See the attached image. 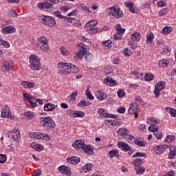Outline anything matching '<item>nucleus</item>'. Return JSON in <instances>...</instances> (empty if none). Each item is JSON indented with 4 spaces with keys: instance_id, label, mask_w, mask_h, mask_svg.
Instances as JSON below:
<instances>
[{
    "instance_id": "1",
    "label": "nucleus",
    "mask_w": 176,
    "mask_h": 176,
    "mask_svg": "<svg viewBox=\"0 0 176 176\" xmlns=\"http://www.w3.org/2000/svg\"><path fill=\"white\" fill-rule=\"evenodd\" d=\"M73 148L75 149H82L84 153L93 156L94 155V150L91 148V146L85 144L82 140H75L72 144Z\"/></svg>"
},
{
    "instance_id": "2",
    "label": "nucleus",
    "mask_w": 176,
    "mask_h": 176,
    "mask_svg": "<svg viewBox=\"0 0 176 176\" xmlns=\"http://www.w3.org/2000/svg\"><path fill=\"white\" fill-rule=\"evenodd\" d=\"M40 122L45 129H56V122L52 117H41Z\"/></svg>"
},
{
    "instance_id": "3",
    "label": "nucleus",
    "mask_w": 176,
    "mask_h": 176,
    "mask_svg": "<svg viewBox=\"0 0 176 176\" xmlns=\"http://www.w3.org/2000/svg\"><path fill=\"white\" fill-rule=\"evenodd\" d=\"M30 67L33 71H39L41 69V61L38 58V56L35 55H31L30 56Z\"/></svg>"
},
{
    "instance_id": "4",
    "label": "nucleus",
    "mask_w": 176,
    "mask_h": 176,
    "mask_svg": "<svg viewBox=\"0 0 176 176\" xmlns=\"http://www.w3.org/2000/svg\"><path fill=\"white\" fill-rule=\"evenodd\" d=\"M58 67L61 68V70H59V74L60 75H69L72 71V64L60 62L58 63Z\"/></svg>"
},
{
    "instance_id": "5",
    "label": "nucleus",
    "mask_w": 176,
    "mask_h": 176,
    "mask_svg": "<svg viewBox=\"0 0 176 176\" xmlns=\"http://www.w3.org/2000/svg\"><path fill=\"white\" fill-rule=\"evenodd\" d=\"M107 12H108L109 16H111V14L115 19H122V17L124 16L123 11L120 10V8H116L113 6L107 10Z\"/></svg>"
},
{
    "instance_id": "6",
    "label": "nucleus",
    "mask_w": 176,
    "mask_h": 176,
    "mask_svg": "<svg viewBox=\"0 0 176 176\" xmlns=\"http://www.w3.org/2000/svg\"><path fill=\"white\" fill-rule=\"evenodd\" d=\"M118 146L124 152H128V155H133V151L129 144H126L124 142H118Z\"/></svg>"
},
{
    "instance_id": "7",
    "label": "nucleus",
    "mask_w": 176,
    "mask_h": 176,
    "mask_svg": "<svg viewBox=\"0 0 176 176\" xmlns=\"http://www.w3.org/2000/svg\"><path fill=\"white\" fill-rule=\"evenodd\" d=\"M43 23L47 27H54L56 25V21L54 18L49 16H45L42 20Z\"/></svg>"
},
{
    "instance_id": "8",
    "label": "nucleus",
    "mask_w": 176,
    "mask_h": 176,
    "mask_svg": "<svg viewBox=\"0 0 176 176\" xmlns=\"http://www.w3.org/2000/svg\"><path fill=\"white\" fill-rule=\"evenodd\" d=\"M1 118H8L9 119H14V116H12V113L10 112V108L8 106H5L1 111Z\"/></svg>"
},
{
    "instance_id": "9",
    "label": "nucleus",
    "mask_w": 176,
    "mask_h": 176,
    "mask_svg": "<svg viewBox=\"0 0 176 176\" xmlns=\"http://www.w3.org/2000/svg\"><path fill=\"white\" fill-rule=\"evenodd\" d=\"M6 137L8 138V141H10V142H14L16 141H18L19 138H20V132L16 133L10 131L6 134Z\"/></svg>"
},
{
    "instance_id": "10",
    "label": "nucleus",
    "mask_w": 176,
    "mask_h": 176,
    "mask_svg": "<svg viewBox=\"0 0 176 176\" xmlns=\"http://www.w3.org/2000/svg\"><path fill=\"white\" fill-rule=\"evenodd\" d=\"M80 49L79 51H78L76 53V56H74V60H78V58H82L83 57V55H85V52H87L86 48H85V45L82 43H80L78 45Z\"/></svg>"
},
{
    "instance_id": "11",
    "label": "nucleus",
    "mask_w": 176,
    "mask_h": 176,
    "mask_svg": "<svg viewBox=\"0 0 176 176\" xmlns=\"http://www.w3.org/2000/svg\"><path fill=\"white\" fill-rule=\"evenodd\" d=\"M137 111H138V104L134 102L130 105L128 112L130 115H135V118H138Z\"/></svg>"
},
{
    "instance_id": "12",
    "label": "nucleus",
    "mask_w": 176,
    "mask_h": 176,
    "mask_svg": "<svg viewBox=\"0 0 176 176\" xmlns=\"http://www.w3.org/2000/svg\"><path fill=\"white\" fill-rule=\"evenodd\" d=\"M103 83L104 85H108V86H118V82L116 80H113L112 77L108 76L107 78H105L103 80Z\"/></svg>"
},
{
    "instance_id": "13",
    "label": "nucleus",
    "mask_w": 176,
    "mask_h": 176,
    "mask_svg": "<svg viewBox=\"0 0 176 176\" xmlns=\"http://www.w3.org/2000/svg\"><path fill=\"white\" fill-rule=\"evenodd\" d=\"M58 170L60 174H64L65 175H71V168L65 166H60L58 168Z\"/></svg>"
},
{
    "instance_id": "14",
    "label": "nucleus",
    "mask_w": 176,
    "mask_h": 176,
    "mask_svg": "<svg viewBox=\"0 0 176 176\" xmlns=\"http://www.w3.org/2000/svg\"><path fill=\"white\" fill-rule=\"evenodd\" d=\"M2 34H13V32H16V28L12 25L7 26L1 30Z\"/></svg>"
},
{
    "instance_id": "15",
    "label": "nucleus",
    "mask_w": 176,
    "mask_h": 176,
    "mask_svg": "<svg viewBox=\"0 0 176 176\" xmlns=\"http://www.w3.org/2000/svg\"><path fill=\"white\" fill-rule=\"evenodd\" d=\"M168 148H169V153L168 155V159H174V157H175L176 155V147L175 146H168Z\"/></svg>"
},
{
    "instance_id": "16",
    "label": "nucleus",
    "mask_w": 176,
    "mask_h": 176,
    "mask_svg": "<svg viewBox=\"0 0 176 176\" xmlns=\"http://www.w3.org/2000/svg\"><path fill=\"white\" fill-rule=\"evenodd\" d=\"M67 163L70 164H78L80 162V158L79 157H71L67 158Z\"/></svg>"
},
{
    "instance_id": "17",
    "label": "nucleus",
    "mask_w": 176,
    "mask_h": 176,
    "mask_svg": "<svg viewBox=\"0 0 176 176\" xmlns=\"http://www.w3.org/2000/svg\"><path fill=\"white\" fill-rule=\"evenodd\" d=\"M168 148L167 145H160L155 148L156 155H162Z\"/></svg>"
},
{
    "instance_id": "18",
    "label": "nucleus",
    "mask_w": 176,
    "mask_h": 176,
    "mask_svg": "<svg viewBox=\"0 0 176 176\" xmlns=\"http://www.w3.org/2000/svg\"><path fill=\"white\" fill-rule=\"evenodd\" d=\"M135 145L138 146H146V142L142 140L141 138H138L133 140Z\"/></svg>"
},
{
    "instance_id": "19",
    "label": "nucleus",
    "mask_w": 176,
    "mask_h": 176,
    "mask_svg": "<svg viewBox=\"0 0 176 176\" xmlns=\"http://www.w3.org/2000/svg\"><path fill=\"white\" fill-rule=\"evenodd\" d=\"M85 56V60L86 63H91L93 60H94V56L91 53H87V51L85 52V54L82 55Z\"/></svg>"
},
{
    "instance_id": "20",
    "label": "nucleus",
    "mask_w": 176,
    "mask_h": 176,
    "mask_svg": "<svg viewBox=\"0 0 176 176\" xmlns=\"http://www.w3.org/2000/svg\"><path fill=\"white\" fill-rule=\"evenodd\" d=\"M3 67L6 71H10L12 67H13V61L11 60H8L4 62Z\"/></svg>"
},
{
    "instance_id": "21",
    "label": "nucleus",
    "mask_w": 176,
    "mask_h": 176,
    "mask_svg": "<svg viewBox=\"0 0 176 176\" xmlns=\"http://www.w3.org/2000/svg\"><path fill=\"white\" fill-rule=\"evenodd\" d=\"M96 96L97 97V98H98V100L102 101L107 98V94H104L101 91H98L96 92Z\"/></svg>"
},
{
    "instance_id": "22",
    "label": "nucleus",
    "mask_w": 176,
    "mask_h": 176,
    "mask_svg": "<svg viewBox=\"0 0 176 176\" xmlns=\"http://www.w3.org/2000/svg\"><path fill=\"white\" fill-rule=\"evenodd\" d=\"M31 148L34 149V151H37V152H41V151H43V146L39 144H36V143H32L30 144Z\"/></svg>"
},
{
    "instance_id": "23",
    "label": "nucleus",
    "mask_w": 176,
    "mask_h": 176,
    "mask_svg": "<svg viewBox=\"0 0 176 176\" xmlns=\"http://www.w3.org/2000/svg\"><path fill=\"white\" fill-rule=\"evenodd\" d=\"M132 164L134 166V170H137V168L142 166V161L140 159H136L132 162Z\"/></svg>"
},
{
    "instance_id": "24",
    "label": "nucleus",
    "mask_w": 176,
    "mask_h": 176,
    "mask_svg": "<svg viewBox=\"0 0 176 176\" xmlns=\"http://www.w3.org/2000/svg\"><path fill=\"white\" fill-rule=\"evenodd\" d=\"M104 124H111V126H116L117 127H118V126H122V122L120 121H113L112 122V121L109 120H106L104 121Z\"/></svg>"
},
{
    "instance_id": "25",
    "label": "nucleus",
    "mask_w": 176,
    "mask_h": 176,
    "mask_svg": "<svg viewBox=\"0 0 176 176\" xmlns=\"http://www.w3.org/2000/svg\"><path fill=\"white\" fill-rule=\"evenodd\" d=\"M117 133L121 137L129 135V130H127L126 128H121L117 131Z\"/></svg>"
},
{
    "instance_id": "26",
    "label": "nucleus",
    "mask_w": 176,
    "mask_h": 176,
    "mask_svg": "<svg viewBox=\"0 0 176 176\" xmlns=\"http://www.w3.org/2000/svg\"><path fill=\"white\" fill-rule=\"evenodd\" d=\"M173 32V28L170 26H165L162 30L161 34H164V35H167L168 34H170Z\"/></svg>"
},
{
    "instance_id": "27",
    "label": "nucleus",
    "mask_w": 176,
    "mask_h": 176,
    "mask_svg": "<svg viewBox=\"0 0 176 176\" xmlns=\"http://www.w3.org/2000/svg\"><path fill=\"white\" fill-rule=\"evenodd\" d=\"M97 25V21L91 20L85 24V28H94Z\"/></svg>"
},
{
    "instance_id": "28",
    "label": "nucleus",
    "mask_w": 176,
    "mask_h": 176,
    "mask_svg": "<svg viewBox=\"0 0 176 176\" xmlns=\"http://www.w3.org/2000/svg\"><path fill=\"white\" fill-rule=\"evenodd\" d=\"M164 87H166V83L164 81H160L156 83L155 89L162 91Z\"/></svg>"
},
{
    "instance_id": "29",
    "label": "nucleus",
    "mask_w": 176,
    "mask_h": 176,
    "mask_svg": "<svg viewBox=\"0 0 176 176\" xmlns=\"http://www.w3.org/2000/svg\"><path fill=\"white\" fill-rule=\"evenodd\" d=\"M124 6L129 9V12H131V13H135V9H134L133 3H124Z\"/></svg>"
},
{
    "instance_id": "30",
    "label": "nucleus",
    "mask_w": 176,
    "mask_h": 176,
    "mask_svg": "<svg viewBox=\"0 0 176 176\" xmlns=\"http://www.w3.org/2000/svg\"><path fill=\"white\" fill-rule=\"evenodd\" d=\"M131 39L136 42H140L141 39V34L140 32H135L131 35Z\"/></svg>"
},
{
    "instance_id": "31",
    "label": "nucleus",
    "mask_w": 176,
    "mask_h": 176,
    "mask_svg": "<svg viewBox=\"0 0 176 176\" xmlns=\"http://www.w3.org/2000/svg\"><path fill=\"white\" fill-rule=\"evenodd\" d=\"M54 108H56V106H54V104L47 103L44 106V111H54Z\"/></svg>"
},
{
    "instance_id": "32",
    "label": "nucleus",
    "mask_w": 176,
    "mask_h": 176,
    "mask_svg": "<svg viewBox=\"0 0 176 176\" xmlns=\"http://www.w3.org/2000/svg\"><path fill=\"white\" fill-rule=\"evenodd\" d=\"M168 60L163 59L159 61L158 65L160 68H166L168 65Z\"/></svg>"
},
{
    "instance_id": "33",
    "label": "nucleus",
    "mask_w": 176,
    "mask_h": 176,
    "mask_svg": "<svg viewBox=\"0 0 176 176\" xmlns=\"http://www.w3.org/2000/svg\"><path fill=\"white\" fill-rule=\"evenodd\" d=\"M102 45L106 50H108L110 47H112V41L111 40H107L102 42Z\"/></svg>"
},
{
    "instance_id": "34",
    "label": "nucleus",
    "mask_w": 176,
    "mask_h": 176,
    "mask_svg": "<svg viewBox=\"0 0 176 176\" xmlns=\"http://www.w3.org/2000/svg\"><path fill=\"white\" fill-rule=\"evenodd\" d=\"M146 42L147 43H152L153 42V38L155 36H153V33L151 32L146 34Z\"/></svg>"
},
{
    "instance_id": "35",
    "label": "nucleus",
    "mask_w": 176,
    "mask_h": 176,
    "mask_svg": "<svg viewBox=\"0 0 176 176\" xmlns=\"http://www.w3.org/2000/svg\"><path fill=\"white\" fill-rule=\"evenodd\" d=\"M98 113H99L100 118H106V116H108V113L105 111V109H99L98 110Z\"/></svg>"
},
{
    "instance_id": "36",
    "label": "nucleus",
    "mask_w": 176,
    "mask_h": 176,
    "mask_svg": "<svg viewBox=\"0 0 176 176\" xmlns=\"http://www.w3.org/2000/svg\"><path fill=\"white\" fill-rule=\"evenodd\" d=\"M29 102L30 104H31L32 107L34 108V107H36L38 101L36 100L34 96H31Z\"/></svg>"
},
{
    "instance_id": "37",
    "label": "nucleus",
    "mask_w": 176,
    "mask_h": 176,
    "mask_svg": "<svg viewBox=\"0 0 176 176\" xmlns=\"http://www.w3.org/2000/svg\"><path fill=\"white\" fill-rule=\"evenodd\" d=\"M74 118H85V112L75 111Z\"/></svg>"
},
{
    "instance_id": "38",
    "label": "nucleus",
    "mask_w": 176,
    "mask_h": 176,
    "mask_svg": "<svg viewBox=\"0 0 176 176\" xmlns=\"http://www.w3.org/2000/svg\"><path fill=\"white\" fill-rule=\"evenodd\" d=\"M78 8L79 9H80L81 10H83L84 12H88V13H91V11H90L89 8H87L83 3H80V5H78Z\"/></svg>"
},
{
    "instance_id": "39",
    "label": "nucleus",
    "mask_w": 176,
    "mask_h": 176,
    "mask_svg": "<svg viewBox=\"0 0 176 176\" xmlns=\"http://www.w3.org/2000/svg\"><path fill=\"white\" fill-rule=\"evenodd\" d=\"M134 170L135 171H136V174H138V175H141L142 174H144V173H145V168H144V166H139L138 168Z\"/></svg>"
},
{
    "instance_id": "40",
    "label": "nucleus",
    "mask_w": 176,
    "mask_h": 176,
    "mask_svg": "<svg viewBox=\"0 0 176 176\" xmlns=\"http://www.w3.org/2000/svg\"><path fill=\"white\" fill-rule=\"evenodd\" d=\"M91 167H93V164H87L82 167V170H84L85 173H87V171H91Z\"/></svg>"
},
{
    "instance_id": "41",
    "label": "nucleus",
    "mask_w": 176,
    "mask_h": 176,
    "mask_svg": "<svg viewBox=\"0 0 176 176\" xmlns=\"http://www.w3.org/2000/svg\"><path fill=\"white\" fill-rule=\"evenodd\" d=\"M149 131H151L152 133H156V131H159V127L155 124H151L148 127Z\"/></svg>"
},
{
    "instance_id": "42",
    "label": "nucleus",
    "mask_w": 176,
    "mask_h": 176,
    "mask_svg": "<svg viewBox=\"0 0 176 176\" xmlns=\"http://www.w3.org/2000/svg\"><path fill=\"white\" fill-rule=\"evenodd\" d=\"M38 42L40 43V45H47V39L45 36H41L38 38Z\"/></svg>"
},
{
    "instance_id": "43",
    "label": "nucleus",
    "mask_w": 176,
    "mask_h": 176,
    "mask_svg": "<svg viewBox=\"0 0 176 176\" xmlns=\"http://www.w3.org/2000/svg\"><path fill=\"white\" fill-rule=\"evenodd\" d=\"M60 51L63 56H68L69 54V51L63 46L60 47Z\"/></svg>"
},
{
    "instance_id": "44",
    "label": "nucleus",
    "mask_w": 176,
    "mask_h": 176,
    "mask_svg": "<svg viewBox=\"0 0 176 176\" xmlns=\"http://www.w3.org/2000/svg\"><path fill=\"white\" fill-rule=\"evenodd\" d=\"M129 45L133 49V50H135V49L138 47L137 43H135V41L133 39L129 42Z\"/></svg>"
},
{
    "instance_id": "45",
    "label": "nucleus",
    "mask_w": 176,
    "mask_h": 176,
    "mask_svg": "<svg viewBox=\"0 0 176 176\" xmlns=\"http://www.w3.org/2000/svg\"><path fill=\"white\" fill-rule=\"evenodd\" d=\"M87 32L88 34H97L98 32V28H88L87 30Z\"/></svg>"
},
{
    "instance_id": "46",
    "label": "nucleus",
    "mask_w": 176,
    "mask_h": 176,
    "mask_svg": "<svg viewBox=\"0 0 176 176\" xmlns=\"http://www.w3.org/2000/svg\"><path fill=\"white\" fill-rule=\"evenodd\" d=\"M154 78H155V76L152 75V74L151 73L146 74L144 76V79L147 82H150V80H153Z\"/></svg>"
},
{
    "instance_id": "47",
    "label": "nucleus",
    "mask_w": 176,
    "mask_h": 176,
    "mask_svg": "<svg viewBox=\"0 0 176 176\" xmlns=\"http://www.w3.org/2000/svg\"><path fill=\"white\" fill-rule=\"evenodd\" d=\"M175 140V136L174 135H167L165 138V142H173Z\"/></svg>"
},
{
    "instance_id": "48",
    "label": "nucleus",
    "mask_w": 176,
    "mask_h": 176,
    "mask_svg": "<svg viewBox=\"0 0 176 176\" xmlns=\"http://www.w3.org/2000/svg\"><path fill=\"white\" fill-rule=\"evenodd\" d=\"M25 116H26L27 120H30L34 118V114L31 111H28L24 113Z\"/></svg>"
},
{
    "instance_id": "49",
    "label": "nucleus",
    "mask_w": 176,
    "mask_h": 176,
    "mask_svg": "<svg viewBox=\"0 0 176 176\" xmlns=\"http://www.w3.org/2000/svg\"><path fill=\"white\" fill-rule=\"evenodd\" d=\"M116 31L117 32H120V33H124L126 32V29H123L122 28V26L120 25V24H118L116 25Z\"/></svg>"
},
{
    "instance_id": "50",
    "label": "nucleus",
    "mask_w": 176,
    "mask_h": 176,
    "mask_svg": "<svg viewBox=\"0 0 176 176\" xmlns=\"http://www.w3.org/2000/svg\"><path fill=\"white\" fill-rule=\"evenodd\" d=\"M86 96L88 100H94V96L91 95V92H90V90H89V89L86 90Z\"/></svg>"
},
{
    "instance_id": "51",
    "label": "nucleus",
    "mask_w": 176,
    "mask_h": 176,
    "mask_svg": "<svg viewBox=\"0 0 176 176\" xmlns=\"http://www.w3.org/2000/svg\"><path fill=\"white\" fill-rule=\"evenodd\" d=\"M146 154L145 153L137 152L135 154L133 155V157H145Z\"/></svg>"
},
{
    "instance_id": "52",
    "label": "nucleus",
    "mask_w": 176,
    "mask_h": 176,
    "mask_svg": "<svg viewBox=\"0 0 176 176\" xmlns=\"http://www.w3.org/2000/svg\"><path fill=\"white\" fill-rule=\"evenodd\" d=\"M0 42L1 46H4V47L8 48L10 47V44L9 43V42L3 41L2 38H0Z\"/></svg>"
},
{
    "instance_id": "53",
    "label": "nucleus",
    "mask_w": 176,
    "mask_h": 176,
    "mask_svg": "<svg viewBox=\"0 0 176 176\" xmlns=\"http://www.w3.org/2000/svg\"><path fill=\"white\" fill-rule=\"evenodd\" d=\"M123 34L124 33L116 32V34L114 35L115 41H120V39H122Z\"/></svg>"
},
{
    "instance_id": "54",
    "label": "nucleus",
    "mask_w": 176,
    "mask_h": 176,
    "mask_svg": "<svg viewBox=\"0 0 176 176\" xmlns=\"http://www.w3.org/2000/svg\"><path fill=\"white\" fill-rule=\"evenodd\" d=\"M123 53H124V56H126V57H130L132 54V53L131 52V51L129 48H125L123 50Z\"/></svg>"
},
{
    "instance_id": "55",
    "label": "nucleus",
    "mask_w": 176,
    "mask_h": 176,
    "mask_svg": "<svg viewBox=\"0 0 176 176\" xmlns=\"http://www.w3.org/2000/svg\"><path fill=\"white\" fill-rule=\"evenodd\" d=\"M53 14L55 16V17H58V19H61L62 20L63 17H65L64 16L61 15V12L60 11H54Z\"/></svg>"
},
{
    "instance_id": "56",
    "label": "nucleus",
    "mask_w": 176,
    "mask_h": 176,
    "mask_svg": "<svg viewBox=\"0 0 176 176\" xmlns=\"http://www.w3.org/2000/svg\"><path fill=\"white\" fill-rule=\"evenodd\" d=\"M63 21H66L67 24H72V20H75L74 18H68L67 16L63 17Z\"/></svg>"
},
{
    "instance_id": "57",
    "label": "nucleus",
    "mask_w": 176,
    "mask_h": 176,
    "mask_svg": "<svg viewBox=\"0 0 176 176\" xmlns=\"http://www.w3.org/2000/svg\"><path fill=\"white\" fill-rule=\"evenodd\" d=\"M41 140H45V141H50V137L46 133H41Z\"/></svg>"
},
{
    "instance_id": "58",
    "label": "nucleus",
    "mask_w": 176,
    "mask_h": 176,
    "mask_svg": "<svg viewBox=\"0 0 176 176\" xmlns=\"http://www.w3.org/2000/svg\"><path fill=\"white\" fill-rule=\"evenodd\" d=\"M167 5V3L166 1L161 0L158 3H157V6L160 8H164Z\"/></svg>"
},
{
    "instance_id": "59",
    "label": "nucleus",
    "mask_w": 176,
    "mask_h": 176,
    "mask_svg": "<svg viewBox=\"0 0 176 176\" xmlns=\"http://www.w3.org/2000/svg\"><path fill=\"white\" fill-rule=\"evenodd\" d=\"M117 94L120 98H123L124 97V91L123 89H120L118 91Z\"/></svg>"
},
{
    "instance_id": "60",
    "label": "nucleus",
    "mask_w": 176,
    "mask_h": 176,
    "mask_svg": "<svg viewBox=\"0 0 176 176\" xmlns=\"http://www.w3.org/2000/svg\"><path fill=\"white\" fill-rule=\"evenodd\" d=\"M116 153H118V151L117 150H111L109 152V156L112 158L113 157V156H115V155H116Z\"/></svg>"
},
{
    "instance_id": "61",
    "label": "nucleus",
    "mask_w": 176,
    "mask_h": 176,
    "mask_svg": "<svg viewBox=\"0 0 176 176\" xmlns=\"http://www.w3.org/2000/svg\"><path fill=\"white\" fill-rule=\"evenodd\" d=\"M71 72H72L73 74H78V72H79V69H78L76 66L73 65L72 66Z\"/></svg>"
},
{
    "instance_id": "62",
    "label": "nucleus",
    "mask_w": 176,
    "mask_h": 176,
    "mask_svg": "<svg viewBox=\"0 0 176 176\" xmlns=\"http://www.w3.org/2000/svg\"><path fill=\"white\" fill-rule=\"evenodd\" d=\"M45 9H52L53 8V4L47 1L44 2Z\"/></svg>"
},
{
    "instance_id": "63",
    "label": "nucleus",
    "mask_w": 176,
    "mask_h": 176,
    "mask_svg": "<svg viewBox=\"0 0 176 176\" xmlns=\"http://www.w3.org/2000/svg\"><path fill=\"white\" fill-rule=\"evenodd\" d=\"M167 10H168L167 8H164V9L161 10L159 12V15H160V16H165V14H167Z\"/></svg>"
},
{
    "instance_id": "64",
    "label": "nucleus",
    "mask_w": 176,
    "mask_h": 176,
    "mask_svg": "<svg viewBox=\"0 0 176 176\" xmlns=\"http://www.w3.org/2000/svg\"><path fill=\"white\" fill-rule=\"evenodd\" d=\"M6 162V155L0 154V163H5Z\"/></svg>"
}]
</instances>
